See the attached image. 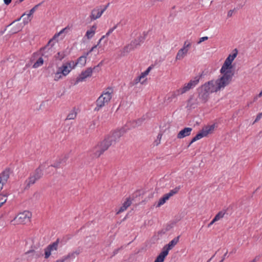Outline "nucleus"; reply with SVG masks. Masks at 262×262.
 Masks as SVG:
<instances>
[{
	"label": "nucleus",
	"instance_id": "38",
	"mask_svg": "<svg viewBox=\"0 0 262 262\" xmlns=\"http://www.w3.org/2000/svg\"><path fill=\"white\" fill-rule=\"evenodd\" d=\"M109 4H109V3H108V4H107V5L105 6V7L104 8V9H102L101 11H103V12H104L105 11V10L107 9V7L108 6Z\"/></svg>",
	"mask_w": 262,
	"mask_h": 262
},
{
	"label": "nucleus",
	"instance_id": "29",
	"mask_svg": "<svg viewBox=\"0 0 262 262\" xmlns=\"http://www.w3.org/2000/svg\"><path fill=\"white\" fill-rule=\"evenodd\" d=\"M7 201V196L0 194V207Z\"/></svg>",
	"mask_w": 262,
	"mask_h": 262
},
{
	"label": "nucleus",
	"instance_id": "42",
	"mask_svg": "<svg viewBox=\"0 0 262 262\" xmlns=\"http://www.w3.org/2000/svg\"><path fill=\"white\" fill-rule=\"evenodd\" d=\"M254 258H256V260L259 259V257L258 256H256Z\"/></svg>",
	"mask_w": 262,
	"mask_h": 262
},
{
	"label": "nucleus",
	"instance_id": "9",
	"mask_svg": "<svg viewBox=\"0 0 262 262\" xmlns=\"http://www.w3.org/2000/svg\"><path fill=\"white\" fill-rule=\"evenodd\" d=\"M200 77L196 76L194 78L193 80H191L188 83L185 84L183 88L181 89V93H185L194 86H195L199 82Z\"/></svg>",
	"mask_w": 262,
	"mask_h": 262
},
{
	"label": "nucleus",
	"instance_id": "19",
	"mask_svg": "<svg viewBox=\"0 0 262 262\" xmlns=\"http://www.w3.org/2000/svg\"><path fill=\"white\" fill-rule=\"evenodd\" d=\"M97 29L96 25H93L90 30H88L86 32V36L88 39H90L92 38L95 33V31Z\"/></svg>",
	"mask_w": 262,
	"mask_h": 262
},
{
	"label": "nucleus",
	"instance_id": "8",
	"mask_svg": "<svg viewBox=\"0 0 262 262\" xmlns=\"http://www.w3.org/2000/svg\"><path fill=\"white\" fill-rule=\"evenodd\" d=\"M59 243V239H57V241L52 244L49 245L45 249V258H48L51 254V252L53 251H56L57 250L58 246Z\"/></svg>",
	"mask_w": 262,
	"mask_h": 262
},
{
	"label": "nucleus",
	"instance_id": "36",
	"mask_svg": "<svg viewBox=\"0 0 262 262\" xmlns=\"http://www.w3.org/2000/svg\"><path fill=\"white\" fill-rule=\"evenodd\" d=\"M11 1L12 0H4V2L6 5H9Z\"/></svg>",
	"mask_w": 262,
	"mask_h": 262
},
{
	"label": "nucleus",
	"instance_id": "2",
	"mask_svg": "<svg viewBox=\"0 0 262 262\" xmlns=\"http://www.w3.org/2000/svg\"><path fill=\"white\" fill-rule=\"evenodd\" d=\"M124 133L123 129L115 130L108 135L105 139L99 143L94 148L95 156L99 157L112 145V143L118 140Z\"/></svg>",
	"mask_w": 262,
	"mask_h": 262
},
{
	"label": "nucleus",
	"instance_id": "12",
	"mask_svg": "<svg viewBox=\"0 0 262 262\" xmlns=\"http://www.w3.org/2000/svg\"><path fill=\"white\" fill-rule=\"evenodd\" d=\"M151 69V67H149L147 68V69L144 72L142 73L139 76H138L135 79V80H134L135 83L137 84L139 82H140L141 84H143L146 80H145L144 81H142V79L148 74V73H149Z\"/></svg>",
	"mask_w": 262,
	"mask_h": 262
},
{
	"label": "nucleus",
	"instance_id": "22",
	"mask_svg": "<svg viewBox=\"0 0 262 262\" xmlns=\"http://www.w3.org/2000/svg\"><path fill=\"white\" fill-rule=\"evenodd\" d=\"M42 176L41 170L40 168H37L35 171L34 173L33 174V176L36 178V180L40 179Z\"/></svg>",
	"mask_w": 262,
	"mask_h": 262
},
{
	"label": "nucleus",
	"instance_id": "34",
	"mask_svg": "<svg viewBox=\"0 0 262 262\" xmlns=\"http://www.w3.org/2000/svg\"><path fill=\"white\" fill-rule=\"evenodd\" d=\"M261 117H262V112L257 115L255 121H258L261 118Z\"/></svg>",
	"mask_w": 262,
	"mask_h": 262
},
{
	"label": "nucleus",
	"instance_id": "24",
	"mask_svg": "<svg viewBox=\"0 0 262 262\" xmlns=\"http://www.w3.org/2000/svg\"><path fill=\"white\" fill-rule=\"evenodd\" d=\"M66 55L64 52H58L57 54L55 56V58L56 60H61L65 57Z\"/></svg>",
	"mask_w": 262,
	"mask_h": 262
},
{
	"label": "nucleus",
	"instance_id": "16",
	"mask_svg": "<svg viewBox=\"0 0 262 262\" xmlns=\"http://www.w3.org/2000/svg\"><path fill=\"white\" fill-rule=\"evenodd\" d=\"M9 178V170H5L0 174V181L4 184L5 183Z\"/></svg>",
	"mask_w": 262,
	"mask_h": 262
},
{
	"label": "nucleus",
	"instance_id": "26",
	"mask_svg": "<svg viewBox=\"0 0 262 262\" xmlns=\"http://www.w3.org/2000/svg\"><path fill=\"white\" fill-rule=\"evenodd\" d=\"M43 63V60L41 57H40L33 64V67L35 68H38L41 66Z\"/></svg>",
	"mask_w": 262,
	"mask_h": 262
},
{
	"label": "nucleus",
	"instance_id": "10",
	"mask_svg": "<svg viewBox=\"0 0 262 262\" xmlns=\"http://www.w3.org/2000/svg\"><path fill=\"white\" fill-rule=\"evenodd\" d=\"M93 73V69L89 68L85 71L81 72L79 76L77 78V81H82L87 77L91 76Z\"/></svg>",
	"mask_w": 262,
	"mask_h": 262
},
{
	"label": "nucleus",
	"instance_id": "15",
	"mask_svg": "<svg viewBox=\"0 0 262 262\" xmlns=\"http://www.w3.org/2000/svg\"><path fill=\"white\" fill-rule=\"evenodd\" d=\"M103 13V11H100L98 9H93L90 16L91 19L93 20L99 18Z\"/></svg>",
	"mask_w": 262,
	"mask_h": 262
},
{
	"label": "nucleus",
	"instance_id": "21",
	"mask_svg": "<svg viewBox=\"0 0 262 262\" xmlns=\"http://www.w3.org/2000/svg\"><path fill=\"white\" fill-rule=\"evenodd\" d=\"M182 94L183 93H181V89L178 90L176 91L173 92L171 94H170V96L168 97L167 100L171 101L172 99L175 98L178 95Z\"/></svg>",
	"mask_w": 262,
	"mask_h": 262
},
{
	"label": "nucleus",
	"instance_id": "17",
	"mask_svg": "<svg viewBox=\"0 0 262 262\" xmlns=\"http://www.w3.org/2000/svg\"><path fill=\"white\" fill-rule=\"evenodd\" d=\"M132 202L129 199H127L126 201L123 203V205L120 208L119 210L117 212V214H119L121 212L125 210L129 206H130Z\"/></svg>",
	"mask_w": 262,
	"mask_h": 262
},
{
	"label": "nucleus",
	"instance_id": "14",
	"mask_svg": "<svg viewBox=\"0 0 262 262\" xmlns=\"http://www.w3.org/2000/svg\"><path fill=\"white\" fill-rule=\"evenodd\" d=\"M191 131V128L185 127L178 133L177 137L179 139H182L183 138H184L186 136H189L190 134Z\"/></svg>",
	"mask_w": 262,
	"mask_h": 262
},
{
	"label": "nucleus",
	"instance_id": "31",
	"mask_svg": "<svg viewBox=\"0 0 262 262\" xmlns=\"http://www.w3.org/2000/svg\"><path fill=\"white\" fill-rule=\"evenodd\" d=\"M36 178L32 176H30L28 179V185L30 186V185L33 184L36 182Z\"/></svg>",
	"mask_w": 262,
	"mask_h": 262
},
{
	"label": "nucleus",
	"instance_id": "6",
	"mask_svg": "<svg viewBox=\"0 0 262 262\" xmlns=\"http://www.w3.org/2000/svg\"><path fill=\"white\" fill-rule=\"evenodd\" d=\"M31 213L29 211H25L19 213L14 219L17 224H25L30 222Z\"/></svg>",
	"mask_w": 262,
	"mask_h": 262
},
{
	"label": "nucleus",
	"instance_id": "37",
	"mask_svg": "<svg viewBox=\"0 0 262 262\" xmlns=\"http://www.w3.org/2000/svg\"><path fill=\"white\" fill-rule=\"evenodd\" d=\"M232 13H233V11L230 10L228 13V16H229V17L231 16L232 15Z\"/></svg>",
	"mask_w": 262,
	"mask_h": 262
},
{
	"label": "nucleus",
	"instance_id": "39",
	"mask_svg": "<svg viewBox=\"0 0 262 262\" xmlns=\"http://www.w3.org/2000/svg\"><path fill=\"white\" fill-rule=\"evenodd\" d=\"M4 184L0 181V191L2 189Z\"/></svg>",
	"mask_w": 262,
	"mask_h": 262
},
{
	"label": "nucleus",
	"instance_id": "32",
	"mask_svg": "<svg viewBox=\"0 0 262 262\" xmlns=\"http://www.w3.org/2000/svg\"><path fill=\"white\" fill-rule=\"evenodd\" d=\"M105 35H103L101 38L99 40V42L98 43V44L97 45H95L94 46H93L91 49L87 53V55H89L91 52H92V51H94V50L97 48V47L99 45V43H100L101 41L105 37Z\"/></svg>",
	"mask_w": 262,
	"mask_h": 262
},
{
	"label": "nucleus",
	"instance_id": "11",
	"mask_svg": "<svg viewBox=\"0 0 262 262\" xmlns=\"http://www.w3.org/2000/svg\"><path fill=\"white\" fill-rule=\"evenodd\" d=\"M190 46V43L187 44L186 42H185L184 43V47L182 49H180L176 56V59L178 60H180L182 59L185 55L187 54L188 52V49H186L187 48L189 47Z\"/></svg>",
	"mask_w": 262,
	"mask_h": 262
},
{
	"label": "nucleus",
	"instance_id": "30",
	"mask_svg": "<svg viewBox=\"0 0 262 262\" xmlns=\"http://www.w3.org/2000/svg\"><path fill=\"white\" fill-rule=\"evenodd\" d=\"M77 113L75 111H72L67 116V119H74L76 116Z\"/></svg>",
	"mask_w": 262,
	"mask_h": 262
},
{
	"label": "nucleus",
	"instance_id": "18",
	"mask_svg": "<svg viewBox=\"0 0 262 262\" xmlns=\"http://www.w3.org/2000/svg\"><path fill=\"white\" fill-rule=\"evenodd\" d=\"M168 255L167 251H164L162 249V251L157 256L154 262H163L166 256Z\"/></svg>",
	"mask_w": 262,
	"mask_h": 262
},
{
	"label": "nucleus",
	"instance_id": "3",
	"mask_svg": "<svg viewBox=\"0 0 262 262\" xmlns=\"http://www.w3.org/2000/svg\"><path fill=\"white\" fill-rule=\"evenodd\" d=\"M76 66V63H74V61H69L63 64L62 66L58 69V71L56 73L55 80L61 78L60 74L66 76L69 74L71 70L75 68Z\"/></svg>",
	"mask_w": 262,
	"mask_h": 262
},
{
	"label": "nucleus",
	"instance_id": "20",
	"mask_svg": "<svg viewBox=\"0 0 262 262\" xmlns=\"http://www.w3.org/2000/svg\"><path fill=\"white\" fill-rule=\"evenodd\" d=\"M87 53L84 56H81L79 57L76 62H74V63H76V66L78 64H80L81 66H84L86 61V56H88Z\"/></svg>",
	"mask_w": 262,
	"mask_h": 262
},
{
	"label": "nucleus",
	"instance_id": "41",
	"mask_svg": "<svg viewBox=\"0 0 262 262\" xmlns=\"http://www.w3.org/2000/svg\"><path fill=\"white\" fill-rule=\"evenodd\" d=\"M216 221H214V219H213V220L211 221V222L210 223V225L213 224L215 222H216Z\"/></svg>",
	"mask_w": 262,
	"mask_h": 262
},
{
	"label": "nucleus",
	"instance_id": "4",
	"mask_svg": "<svg viewBox=\"0 0 262 262\" xmlns=\"http://www.w3.org/2000/svg\"><path fill=\"white\" fill-rule=\"evenodd\" d=\"M236 55L237 52L233 53L232 55H229L225 60L220 71L221 74H224V75L227 73L228 74V73H230V74L231 75V79H232V77L233 75V73L232 71V62L236 57Z\"/></svg>",
	"mask_w": 262,
	"mask_h": 262
},
{
	"label": "nucleus",
	"instance_id": "25",
	"mask_svg": "<svg viewBox=\"0 0 262 262\" xmlns=\"http://www.w3.org/2000/svg\"><path fill=\"white\" fill-rule=\"evenodd\" d=\"M180 190V187L174 188L173 189L170 190V191L166 194L169 196V198L177 193Z\"/></svg>",
	"mask_w": 262,
	"mask_h": 262
},
{
	"label": "nucleus",
	"instance_id": "35",
	"mask_svg": "<svg viewBox=\"0 0 262 262\" xmlns=\"http://www.w3.org/2000/svg\"><path fill=\"white\" fill-rule=\"evenodd\" d=\"M208 39V37H201L200 39V41L198 42V43H201L206 40H207Z\"/></svg>",
	"mask_w": 262,
	"mask_h": 262
},
{
	"label": "nucleus",
	"instance_id": "43",
	"mask_svg": "<svg viewBox=\"0 0 262 262\" xmlns=\"http://www.w3.org/2000/svg\"><path fill=\"white\" fill-rule=\"evenodd\" d=\"M256 261V258H254L251 261V262H255Z\"/></svg>",
	"mask_w": 262,
	"mask_h": 262
},
{
	"label": "nucleus",
	"instance_id": "5",
	"mask_svg": "<svg viewBox=\"0 0 262 262\" xmlns=\"http://www.w3.org/2000/svg\"><path fill=\"white\" fill-rule=\"evenodd\" d=\"M113 91L112 88H108L106 91L103 92L98 98L96 101L98 110L104 106L106 103H107L110 101L112 98Z\"/></svg>",
	"mask_w": 262,
	"mask_h": 262
},
{
	"label": "nucleus",
	"instance_id": "7",
	"mask_svg": "<svg viewBox=\"0 0 262 262\" xmlns=\"http://www.w3.org/2000/svg\"><path fill=\"white\" fill-rule=\"evenodd\" d=\"M214 129V126H208L204 128L202 132L198 134L191 140V143L194 142L198 140L201 139L204 137L207 136L209 134L211 133Z\"/></svg>",
	"mask_w": 262,
	"mask_h": 262
},
{
	"label": "nucleus",
	"instance_id": "28",
	"mask_svg": "<svg viewBox=\"0 0 262 262\" xmlns=\"http://www.w3.org/2000/svg\"><path fill=\"white\" fill-rule=\"evenodd\" d=\"M225 213L223 211L219 212L214 217V221H218L224 217Z\"/></svg>",
	"mask_w": 262,
	"mask_h": 262
},
{
	"label": "nucleus",
	"instance_id": "13",
	"mask_svg": "<svg viewBox=\"0 0 262 262\" xmlns=\"http://www.w3.org/2000/svg\"><path fill=\"white\" fill-rule=\"evenodd\" d=\"M179 236H178L174 239H173L171 242L169 243L168 244L165 245L163 250L164 251H167V253L168 254L169 251L171 250L179 242Z\"/></svg>",
	"mask_w": 262,
	"mask_h": 262
},
{
	"label": "nucleus",
	"instance_id": "44",
	"mask_svg": "<svg viewBox=\"0 0 262 262\" xmlns=\"http://www.w3.org/2000/svg\"><path fill=\"white\" fill-rule=\"evenodd\" d=\"M24 1V0H20V2H22V1Z\"/></svg>",
	"mask_w": 262,
	"mask_h": 262
},
{
	"label": "nucleus",
	"instance_id": "33",
	"mask_svg": "<svg viewBox=\"0 0 262 262\" xmlns=\"http://www.w3.org/2000/svg\"><path fill=\"white\" fill-rule=\"evenodd\" d=\"M117 26H115L113 28L110 29L106 33V36H108L111 33L113 32V31L116 28Z\"/></svg>",
	"mask_w": 262,
	"mask_h": 262
},
{
	"label": "nucleus",
	"instance_id": "1",
	"mask_svg": "<svg viewBox=\"0 0 262 262\" xmlns=\"http://www.w3.org/2000/svg\"><path fill=\"white\" fill-rule=\"evenodd\" d=\"M223 75V76L217 80L209 81L208 83L204 85L203 88L205 93L202 97L204 98V101L205 102L208 100L209 93L220 91L222 88H224L228 85L231 81V75L230 74V73L226 74L225 75Z\"/></svg>",
	"mask_w": 262,
	"mask_h": 262
},
{
	"label": "nucleus",
	"instance_id": "27",
	"mask_svg": "<svg viewBox=\"0 0 262 262\" xmlns=\"http://www.w3.org/2000/svg\"><path fill=\"white\" fill-rule=\"evenodd\" d=\"M39 5L35 6L32 9H31L29 13L28 14V20L26 21V23H28L29 22L31 21V19L29 18V17L33 14V13L35 12V10L36 9L37 7H38Z\"/></svg>",
	"mask_w": 262,
	"mask_h": 262
},
{
	"label": "nucleus",
	"instance_id": "40",
	"mask_svg": "<svg viewBox=\"0 0 262 262\" xmlns=\"http://www.w3.org/2000/svg\"><path fill=\"white\" fill-rule=\"evenodd\" d=\"M66 29V28H64L63 29H62L57 35V36H59L60 34L63 33L64 32V31Z\"/></svg>",
	"mask_w": 262,
	"mask_h": 262
},
{
	"label": "nucleus",
	"instance_id": "23",
	"mask_svg": "<svg viewBox=\"0 0 262 262\" xmlns=\"http://www.w3.org/2000/svg\"><path fill=\"white\" fill-rule=\"evenodd\" d=\"M169 196H168L166 194H165L163 198H162L161 199H160L158 206H160L161 205L164 204L165 202L169 199Z\"/></svg>",
	"mask_w": 262,
	"mask_h": 262
}]
</instances>
